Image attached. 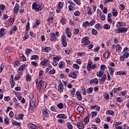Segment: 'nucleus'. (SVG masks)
Returning <instances> with one entry per match:
<instances>
[{
	"instance_id": "obj_1",
	"label": "nucleus",
	"mask_w": 129,
	"mask_h": 129,
	"mask_svg": "<svg viewBox=\"0 0 129 129\" xmlns=\"http://www.w3.org/2000/svg\"><path fill=\"white\" fill-rule=\"evenodd\" d=\"M44 9V6L42 4H37V3L34 2L32 4V10H34L35 12H40Z\"/></svg>"
},
{
	"instance_id": "obj_2",
	"label": "nucleus",
	"mask_w": 129,
	"mask_h": 129,
	"mask_svg": "<svg viewBox=\"0 0 129 129\" xmlns=\"http://www.w3.org/2000/svg\"><path fill=\"white\" fill-rule=\"evenodd\" d=\"M96 67V64H92V61L91 60V59H89L88 60V64L87 66V69L88 71L90 72V71H91V69H92L93 70H94Z\"/></svg>"
},
{
	"instance_id": "obj_3",
	"label": "nucleus",
	"mask_w": 129,
	"mask_h": 129,
	"mask_svg": "<svg viewBox=\"0 0 129 129\" xmlns=\"http://www.w3.org/2000/svg\"><path fill=\"white\" fill-rule=\"evenodd\" d=\"M46 86L47 84H46V82H43L41 80L39 82L38 84L37 89H41V90H45Z\"/></svg>"
},
{
	"instance_id": "obj_4",
	"label": "nucleus",
	"mask_w": 129,
	"mask_h": 129,
	"mask_svg": "<svg viewBox=\"0 0 129 129\" xmlns=\"http://www.w3.org/2000/svg\"><path fill=\"white\" fill-rule=\"evenodd\" d=\"M82 40V43H85L84 44V46H86V45H89V44H90V41H89L87 37H83Z\"/></svg>"
},
{
	"instance_id": "obj_5",
	"label": "nucleus",
	"mask_w": 129,
	"mask_h": 129,
	"mask_svg": "<svg viewBox=\"0 0 129 129\" xmlns=\"http://www.w3.org/2000/svg\"><path fill=\"white\" fill-rule=\"evenodd\" d=\"M117 33L119 34V33H124V32H126L127 31V28L126 27H120L118 28Z\"/></svg>"
},
{
	"instance_id": "obj_6",
	"label": "nucleus",
	"mask_w": 129,
	"mask_h": 129,
	"mask_svg": "<svg viewBox=\"0 0 129 129\" xmlns=\"http://www.w3.org/2000/svg\"><path fill=\"white\" fill-rule=\"evenodd\" d=\"M61 41H62V46H63V47H67V41H66V36L62 35L61 37Z\"/></svg>"
},
{
	"instance_id": "obj_7",
	"label": "nucleus",
	"mask_w": 129,
	"mask_h": 129,
	"mask_svg": "<svg viewBox=\"0 0 129 129\" xmlns=\"http://www.w3.org/2000/svg\"><path fill=\"white\" fill-rule=\"evenodd\" d=\"M63 87H64V85H63V83H62L61 82H60L58 86V90L60 93H62V92H63Z\"/></svg>"
},
{
	"instance_id": "obj_8",
	"label": "nucleus",
	"mask_w": 129,
	"mask_h": 129,
	"mask_svg": "<svg viewBox=\"0 0 129 129\" xmlns=\"http://www.w3.org/2000/svg\"><path fill=\"white\" fill-rule=\"evenodd\" d=\"M66 32L68 38H71V36H72V34L71 33V32H70V28H69V27L67 28L66 29Z\"/></svg>"
},
{
	"instance_id": "obj_9",
	"label": "nucleus",
	"mask_w": 129,
	"mask_h": 129,
	"mask_svg": "<svg viewBox=\"0 0 129 129\" xmlns=\"http://www.w3.org/2000/svg\"><path fill=\"white\" fill-rule=\"evenodd\" d=\"M48 60L47 59H44L43 60L41 61L40 65L41 66H46L47 65V63L48 62Z\"/></svg>"
},
{
	"instance_id": "obj_10",
	"label": "nucleus",
	"mask_w": 129,
	"mask_h": 129,
	"mask_svg": "<svg viewBox=\"0 0 129 129\" xmlns=\"http://www.w3.org/2000/svg\"><path fill=\"white\" fill-rule=\"evenodd\" d=\"M76 94L78 100H79L80 101H81V100H82V96H81V94H80V92H77L76 93Z\"/></svg>"
},
{
	"instance_id": "obj_11",
	"label": "nucleus",
	"mask_w": 129,
	"mask_h": 129,
	"mask_svg": "<svg viewBox=\"0 0 129 129\" xmlns=\"http://www.w3.org/2000/svg\"><path fill=\"white\" fill-rule=\"evenodd\" d=\"M92 83L97 85V84H98V80L96 78H95L94 80H91L90 81V84H92Z\"/></svg>"
},
{
	"instance_id": "obj_12",
	"label": "nucleus",
	"mask_w": 129,
	"mask_h": 129,
	"mask_svg": "<svg viewBox=\"0 0 129 129\" xmlns=\"http://www.w3.org/2000/svg\"><path fill=\"white\" fill-rule=\"evenodd\" d=\"M20 9V5L19 4H16L15 5V7L14 8V14H17L18 13V11H19V9Z\"/></svg>"
},
{
	"instance_id": "obj_13",
	"label": "nucleus",
	"mask_w": 129,
	"mask_h": 129,
	"mask_svg": "<svg viewBox=\"0 0 129 129\" xmlns=\"http://www.w3.org/2000/svg\"><path fill=\"white\" fill-rule=\"evenodd\" d=\"M90 116H91V115L88 114V116L84 118V121L85 123H88L89 122V118H90Z\"/></svg>"
},
{
	"instance_id": "obj_14",
	"label": "nucleus",
	"mask_w": 129,
	"mask_h": 129,
	"mask_svg": "<svg viewBox=\"0 0 129 129\" xmlns=\"http://www.w3.org/2000/svg\"><path fill=\"white\" fill-rule=\"evenodd\" d=\"M105 80H106V75H104L101 78L99 79L100 83H103Z\"/></svg>"
},
{
	"instance_id": "obj_15",
	"label": "nucleus",
	"mask_w": 129,
	"mask_h": 129,
	"mask_svg": "<svg viewBox=\"0 0 129 129\" xmlns=\"http://www.w3.org/2000/svg\"><path fill=\"white\" fill-rule=\"evenodd\" d=\"M77 111L79 112L80 113H82L84 111V108L82 106H79L77 108Z\"/></svg>"
},
{
	"instance_id": "obj_16",
	"label": "nucleus",
	"mask_w": 129,
	"mask_h": 129,
	"mask_svg": "<svg viewBox=\"0 0 129 129\" xmlns=\"http://www.w3.org/2000/svg\"><path fill=\"white\" fill-rule=\"evenodd\" d=\"M50 36H51V37L52 38V39H50V41H53V42H55V41H56V35H55V33H51Z\"/></svg>"
},
{
	"instance_id": "obj_17",
	"label": "nucleus",
	"mask_w": 129,
	"mask_h": 129,
	"mask_svg": "<svg viewBox=\"0 0 129 129\" xmlns=\"http://www.w3.org/2000/svg\"><path fill=\"white\" fill-rule=\"evenodd\" d=\"M42 50L43 52H46L47 53H48V52H50L51 51V47H45L44 48H42Z\"/></svg>"
},
{
	"instance_id": "obj_18",
	"label": "nucleus",
	"mask_w": 129,
	"mask_h": 129,
	"mask_svg": "<svg viewBox=\"0 0 129 129\" xmlns=\"http://www.w3.org/2000/svg\"><path fill=\"white\" fill-rule=\"evenodd\" d=\"M57 118H66V115L64 114H59L56 116Z\"/></svg>"
},
{
	"instance_id": "obj_19",
	"label": "nucleus",
	"mask_w": 129,
	"mask_h": 129,
	"mask_svg": "<svg viewBox=\"0 0 129 129\" xmlns=\"http://www.w3.org/2000/svg\"><path fill=\"white\" fill-rule=\"evenodd\" d=\"M103 73V71H100L99 72H97L96 75L98 77H102Z\"/></svg>"
},
{
	"instance_id": "obj_20",
	"label": "nucleus",
	"mask_w": 129,
	"mask_h": 129,
	"mask_svg": "<svg viewBox=\"0 0 129 129\" xmlns=\"http://www.w3.org/2000/svg\"><path fill=\"white\" fill-rule=\"evenodd\" d=\"M115 74L116 75H126V72L122 71L117 72Z\"/></svg>"
},
{
	"instance_id": "obj_21",
	"label": "nucleus",
	"mask_w": 129,
	"mask_h": 129,
	"mask_svg": "<svg viewBox=\"0 0 129 129\" xmlns=\"http://www.w3.org/2000/svg\"><path fill=\"white\" fill-rule=\"evenodd\" d=\"M43 115H44V116H45V117H48V116L49 115V113H48V112L47 111V110L46 109H43Z\"/></svg>"
},
{
	"instance_id": "obj_22",
	"label": "nucleus",
	"mask_w": 129,
	"mask_h": 129,
	"mask_svg": "<svg viewBox=\"0 0 129 129\" xmlns=\"http://www.w3.org/2000/svg\"><path fill=\"white\" fill-rule=\"evenodd\" d=\"M106 114H109L110 115H113L114 114V112L112 110H108L106 112Z\"/></svg>"
},
{
	"instance_id": "obj_23",
	"label": "nucleus",
	"mask_w": 129,
	"mask_h": 129,
	"mask_svg": "<svg viewBox=\"0 0 129 129\" xmlns=\"http://www.w3.org/2000/svg\"><path fill=\"white\" fill-rule=\"evenodd\" d=\"M4 32H5V28L0 29V38L4 37Z\"/></svg>"
},
{
	"instance_id": "obj_24",
	"label": "nucleus",
	"mask_w": 129,
	"mask_h": 129,
	"mask_svg": "<svg viewBox=\"0 0 129 129\" xmlns=\"http://www.w3.org/2000/svg\"><path fill=\"white\" fill-rule=\"evenodd\" d=\"M32 52V49L30 48H27L25 51V54L28 56V55H30V53Z\"/></svg>"
},
{
	"instance_id": "obj_25",
	"label": "nucleus",
	"mask_w": 129,
	"mask_h": 129,
	"mask_svg": "<svg viewBox=\"0 0 129 129\" xmlns=\"http://www.w3.org/2000/svg\"><path fill=\"white\" fill-rule=\"evenodd\" d=\"M25 68H26V64H23L20 67L18 70L19 72L22 71V70L23 71Z\"/></svg>"
},
{
	"instance_id": "obj_26",
	"label": "nucleus",
	"mask_w": 129,
	"mask_h": 129,
	"mask_svg": "<svg viewBox=\"0 0 129 129\" xmlns=\"http://www.w3.org/2000/svg\"><path fill=\"white\" fill-rule=\"evenodd\" d=\"M30 105L32 108L35 107L36 106V105H35V101H34V100L30 101Z\"/></svg>"
},
{
	"instance_id": "obj_27",
	"label": "nucleus",
	"mask_w": 129,
	"mask_h": 129,
	"mask_svg": "<svg viewBox=\"0 0 129 129\" xmlns=\"http://www.w3.org/2000/svg\"><path fill=\"white\" fill-rule=\"evenodd\" d=\"M13 125L19 126V125H21V122H18L17 121H13L12 122Z\"/></svg>"
},
{
	"instance_id": "obj_28",
	"label": "nucleus",
	"mask_w": 129,
	"mask_h": 129,
	"mask_svg": "<svg viewBox=\"0 0 129 129\" xmlns=\"http://www.w3.org/2000/svg\"><path fill=\"white\" fill-rule=\"evenodd\" d=\"M24 119V114H19L18 115V117L16 118V119Z\"/></svg>"
},
{
	"instance_id": "obj_29",
	"label": "nucleus",
	"mask_w": 129,
	"mask_h": 129,
	"mask_svg": "<svg viewBox=\"0 0 129 129\" xmlns=\"http://www.w3.org/2000/svg\"><path fill=\"white\" fill-rule=\"evenodd\" d=\"M95 23V19H93L89 23V26H93Z\"/></svg>"
},
{
	"instance_id": "obj_30",
	"label": "nucleus",
	"mask_w": 129,
	"mask_h": 129,
	"mask_svg": "<svg viewBox=\"0 0 129 129\" xmlns=\"http://www.w3.org/2000/svg\"><path fill=\"white\" fill-rule=\"evenodd\" d=\"M104 29L105 30H109L110 29V25L108 24H105L104 25Z\"/></svg>"
},
{
	"instance_id": "obj_31",
	"label": "nucleus",
	"mask_w": 129,
	"mask_h": 129,
	"mask_svg": "<svg viewBox=\"0 0 129 129\" xmlns=\"http://www.w3.org/2000/svg\"><path fill=\"white\" fill-rule=\"evenodd\" d=\"M116 51H121V47L119 44H117L116 46Z\"/></svg>"
},
{
	"instance_id": "obj_32",
	"label": "nucleus",
	"mask_w": 129,
	"mask_h": 129,
	"mask_svg": "<svg viewBox=\"0 0 129 129\" xmlns=\"http://www.w3.org/2000/svg\"><path fill=\"white\" fill-rule=\"evenodd\" d=\"M118 12L115 10L113 9L112 15L113 17H116L117 16Z\"/></svg>"
},
{
	"instance_id": "obj_33",
	"label": "nucleus",
	"mask_w": 129,
	"mask_h": 129,
	"mask_svg": "<svg viewBox=\"0 0 129 129\" xmlns=\"http://www.w3.org/2000/svg\"><path fill=\"white\" fill-rule=\"evenodd\" d=\"M118 27H122V26H125V23L123 22H117Z\"/></svg>"
},
{
	"instance_id": "obj_34",
	"label": "nucleus",
	"mask_w": 129,
	"mask_h": 129,
	"mask_svg": "<svg viewBox=\"0 0 129 129\" xmlns=\"http://www.w3.org/2000/svg\"><path fill=\"white\" fill-rule=\"evenodd\" d=\"M87 26H89L88 21L85 22L83 23V27H84V28H86Z\"/></svg>"
},
{
	"instance_id": "obj_35",
	"label": "nucleus",
	"mask_w": 129,
	"mask_h": 129,
	"mask_svg": "<svg viewBox=\"0 0 129 129\" xmlns=\"http://www.w3.org/2000/svg\"><path fill=\"white\" fill-rule=\"evenodd\" d=\"M9 121V118L6 117L4 120V123L5 124H9V123H10V122Z\"/></svg>"
},
{
	"instance_id": "obj_36",
	"label": "nucleus",
	"mask_w": 129,
	"mask_h": 129,
	"mask_svg": "<svg viewBox=\"0 0 129 129\" xmlns=\"http://www.w3.org/2000/svg\"><path fill=\"white\" fill-rule=\"evenodd\" d=\"M29 126L30 128L32 129H36V128L37 127V126L34 124H30Z\"/></svg>"
},
{
	"instance_id": "obj_37",
	"label": "nucleus",
	"mask_w": 129,
	"mask_h": 129,
	"mask_svg": "<svg viewBox=\"0 0 129 129\" xmlns=\"http://www.w3.org/2000/svg\"><path fill=\"white\" fill-rule=\"evenodd\" d=\"M78 127L79 129H83L84 128V125H83L81 123H79V124H78Z\"/></svg>"
},
{
	"instance_id": "obj_38",
	"label": "nucleus",
	"mask_w": 129,
	"mask_h": 129,
	"mask_svg": "<svg viewBox=\"0 0 129 129\" xmlns=\"http://www.w3.org/2000/svg\"><path fill=\"white\" fill-rule=\"evenodd\" d=\"M38 55H33L31 56V60H37L38 59Z\"/></svg>"
},
{
	"instance_id": "obj_39",
	"label": "nucleus",
	"mask_w": 129,
	"mask_h": 129,
	"mask_svg": "<svg viewBox=\"0 0 129 129\" xmlns=\"http://www.w3.org/2000/svg\"><path fill=\"white\" fill-rule=\"evenodd\" d=\"M93 91V88L90 87L87 90L88 93H91Z\"/></svg>"
},
{
	"instance_id": "obj_40",
	"label": "nucleus",
	"mask_w": 129,
	"mask_h": 129,
	"mask_svg": "<svg viewBox=\"0 0 129 129\" xmlns=\"http://www.w3.org/2000/svg\"><path fill=\"white\" fill-rule=\"evenodd\" d=\"M109 72L110 74V75H113V73L114 72V70H113V68H110V69L109 70Z\"/></svg>"
},
{
	"instance_id": "obj_41",
	"label": "nucleus",
	"mask_w": 129,
	"mask_h": 129,
	"mask_svg": "<svg viewBox=\"0 0 129 129\" xmlns=\"http://www.w3.org/2000/svg\"><path fill=\"white\" fill-rule=\"evenodd\" d=\"M64 106H63V104L62 103H60L57 104V107L60 108V109H62Z\"/></svg>"
},
{
	"instance_id": "obj_42",
	"label": "nucleus",
	"mask_w": 129,
	"mask_h": 129,
	"mask_svg": "<svg viewBox=\"0 0 129 129\" xmlns=\"http://www.w3.org/2000/svg\"><path fill=\"white\" fill-rule=\"evenodd\" d=\"M47 21L48 23H52V22L54 21V18L53 17H50L48 18Z\"/></svg>"
},
{
	"instance_id": "obj_43",
	"label": "nucleus",
	"mask_w": 129,
	"mask_h": 129,
	"mask_svg": "<svg viewBox=\"0 0 129 129\" xmlns=\"http://www.w3.org/2000/svg\"><path fill=\"white\" fill-rule=\"evenodd\" d=\"M67 126L69 129H73V126L71 125V123L70 122L67 123Z\"/></svg>"
},
{
	"instance_id": "obj_44",
	"label": "nucleus",
	"mask_w": 129,
	"mask_h": 129,
	"mask_svg": "<svg viewBox=\"0 0 129 129\" xmlns=\"http://www.w3.org/2000/svg\"><path fill=\"white\" fill-rule=\"evenodd\" d=\"M100 18H101V20H102V21H104V20H105V16H104V15H103V14H100Z\"/></svg>"
},
{
	"instance_id": "obj_45",
	"label": "nucleus",
	"mask_w": 129,
	"mask_h": 129,
	"mask_svg": "<svg viewBox=\"0 0 129 129\" xmlns=\"http://www.w3.org/2000/svg\"><path fill=\"white\" fill-rule=\"evenodd\" d=\"M60 23H61L62 25L66 24V20H65V19L64 18H62L60 20Z\"/></svg>"
},
{
	"instance_id": "obj_46",
	"label": "nucleus",
	"mask_w": 129,
	"mask_h": 129,
	"mask_svg": "<svg viewBox=\"0 0 129 129\" xmlns=\"http://www.w3.org/2000/svg\"><path fill=\"white\" fill-rule=\"evenodd\" d=\"M10 83H11L12 88H14V86H15V83L14 82V80H12L10 79Z\"/></svg>"
},
{
	"instance_id": "obj_47",
	"label": "nucleus",
	"mask_w": 129,
	"mask_h": 129,
	"mask_svg": "<svg viewBox=\"0 0 129 129\" xmlns=\"http://www.w3.org/2000/svg\"><path fill=\"white\" fill-rule=\"evenodd\" d=\"M26 81H31V76H29V74H27L26 75Z\"/></svg>"
},
{
	"instance_id": "obj_48",
	"label": "nucleus",
	"mask_w": 129,
	"mask_h": 129,
	"mask_svg": "<svg viewBox=\"0 0 129 129\" xmlns=\"http://www.w3.org/2000/svg\"><path fill=\"white\" fill-rule=\"evenodd\" d=\"M104 97L106 100H108V99H109V95L107 94H105L104 95Z\"/></svg>"
},
{
	"instance_id": "obj_49",
	"label": "nucleus",
	"mask_w": 129,
	"mask_h": 129,
	"mask_svg": "<svg viewBox=\"0 0 129 129\" xmlns=\"http://www.w3.org/2000/svg\"><path fill=\"white\" fill-rule=\"evenodd\" d=\"M128 55H129V53H128V52H125V53H124L123 54V57H124V58H128Z\"/></svg>"
},
{
	"instance_id": "obj_50",
	"label": "nucleus",
	"mask_w": 129,
	"mask_h": 129,
	"mask_svg": "<svg viewBox=\"0 0 129 129\" xmlns=\"http://www.w3.org/2000/svg\"><path fill=\"white\" fill-rule=\"evenodd\" d=\"M26 31L27 32L29 31V30H30V23H27V24L26 26Z\"/></svg>"
},
{
	"instance_id": "obj_51",
	"label": "nucleus",
	"mask_w": 129,
	"mask_h": 129,
	"mask_svg": "<svg viewBox=\"0 0 129 129\" xmlns=\"http://www.w3.org/2000/svg\"><path fill=\"white\" fill-rule=\"evenodd\" d=\"M27 39H29V36H28V33H26L25 34L24 37L23 38V40H24V41H26V40H27Z\"/></svg>"
},
{
	"instance_id": "obj_52",
	"label": "nucleus",
	"mask_w": 129,
	"mask_h": 129,
	"mask_svg": "<svg viewBox=\"0 0 129 129\" xmlns=\"http://www.w3.org/2000/svg\"><path fill=\"white\" fill-rule=\"evenodd\" d=\"M73 68L75 69H79V65L77 64H75L74 63L73 64Z\"/></svg>"
},
{
	"instance_id": "obj_53",
	"label": "nucleus",
	"mask_w": 129,
	"mask_h": 129,
	"mask_svg": "<svg viewBox=\"0 0 129 129\" xmlns=\"http://www.w3.org/2000/svg\"><path fill=\"white\" fill-rule=\"evenodd\" d=\"M62 8H63V3H62V2H59L58 3V8L62 9Z\"/></svg>"
},
{
	"instance_id": "obj_54",
	"label": "nucleus",
	"mask_w": 129,
	"mask_h": 129,
	"mask_svg": "<svg viewBox=\"0 0 129 129\" xmlns=\"http://www.w3.org/2000/svg\"><path fill=\"white\" fill-rule=\"evenodd\" d=\"M6 9V6L4 5H0V10H1V11H4V10Z\"/></svg>"
},
{
	"instance_id": "obj_55",
	"label": "nucleus",
	"mask_w": 129,
	"mask_h": 129,
	"mask_svg": "<svg viewBox=\"0 0 129 129\" xmlns=\"http://www.w3.org/2000/svg\"><path fill=\"white\" fill-rule=\"evenodd\" d=\"M75 3L77 4L78 6H80L81 5V3L80 2V0H74Z\"/></svg>"
},
{
	"instance_id": "obj_56",
	"label": "nucleus",
	"mask_w": 129,
	"mask_h": 129,
	"mask_svg": "<svg viewBox=\"0 0 129 129\" xmlns=\"http://www.w3.org/2000/svg\"><path fill=\"white\" fill-rule=\"evenodd\" d=\"M104 56L105 58H108L109 57V52L106 51L104 53Z\"/></svg>"
},
{
	"instance_id": "obj_57",
	"label": "nucleus",
	"mask_w": 129,
	"mask_h": 129,
	"mask_svg": "<svg viewBox=\"0 0 129 129\" xmlns=\"http://www.w3.org/2000/svg\"><path fill=\"white\" fill-rule=\"evenodd\" d=\"M74 34H75V35H77V34H78V33H79V29L78 28H76L74 30Z\"/></svg>"
},
{
	"instance_id": "obj_58",
	"label": "nucleus",
	"mask_w": 129,
	"mask_h": 129,
	"mask_svg": "<svg viewBox=\"0 0 129 129\" xmlns=\"http://www.w3.org/2000/svg\"><path fill=\"white\" fill-rule=\"evenodd\" d=\"M74 15H75L76 17H79V16H80V13H79V11H76V12L74 13Z\"/></svg>"
},
{
	"instance_id": "obj_59",
	"label": "nucleus",
	"mask_w": 129,
	"mask_h": 129,
	"mask_svg": "<svg viewBox=\"0 0 129 129\" xmlns=\"http://www.w3.org/2000/svg\"><path fill=\"white\" fill-rule=\"evenodd\" d=\"M120 10L121 11H124V5L123 4L120 5Z\"/></svg>"
},
{
	"instance_id": "obj_60",
	"label": "nucleus",
	"mask_w": 129,
	"mask_h": 129,
	"mask_svg": "<svg viewBox=\"0 0 129 129\" xmlns=\"http://www.w3.org/2000/svg\"><path fill=\"white\" fill-rule=\"evenodd\" d=\"M92 33L93 35H96L97 34V31L94 29H93L92 30Z\"/></svg>"
},
{
	"instance_id": "obj_61",
	"label": "nucleus",
	"mask_w": 129,
	"mask_h": 129,
	"mask_svg": "<svg viewBox=\"0 0 129 129\" xmlns=\"http://www.w3.org/2000/svg\"><path fill=\"white\" fill-rule=\"evenodd\" d=\"M65 52H66V54H67L68 55H69L70 54H71L72 51H71V50H70V49H68V50H65Z\"/></svg>"
},
{
	"instance_id": "obj_62",
	"label": "nucleus",
	"mask_w": 129,
	"mask_h": 129,
	"mask_svg": "<svg viewBox=\"0 0 129 129\" xmlns=\"http://www.w3.org/2000/svg\"><path fill=\"white\" fill-rule=\"evenodd\" d=\"M116 100L117 102H122V99H121L120 97H117Z\"/></svg>"
},
{
	"instance_id": "obj_63",
	"label": "nucleus",
	"mask_w": 129,
	"mask_h": 129,
	"mask_svg": "<svg viewBox=\"0 0 129 129\" xmlns=\"http://www.w3.org/2000/svg\"><path fill=\"white\" fill-rule=\"evenodd\" d=\"M71 77L72 78H76V77H77V76H76V74H75V73H72Z\"/></svg>"
},
{
	"instance_id": "obj_64",
	"label": "nucleus",
	"mask_w": 129,
	"mask_h": 129,
	"mask_svg": "<svg viewBox=\"0 0 129 129\" xmlns=\"http://www.w3.org/2000/svg\"><path fill=\"white\" fill-rule=\"evenodd\" d=\"M21 59L22 60V61H26L27 60V58H26V56H25V55L21 56Z\"/></svg>"
}]
</instances>
